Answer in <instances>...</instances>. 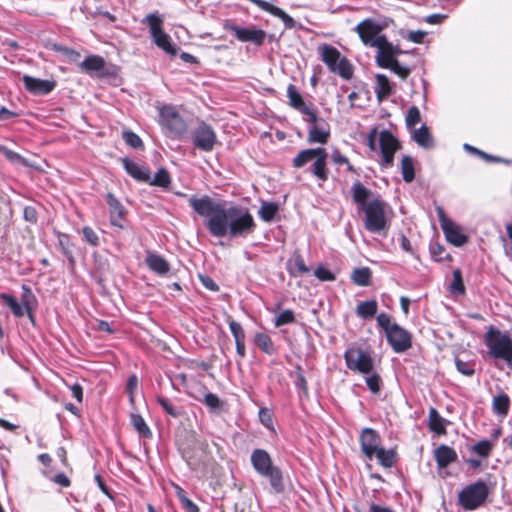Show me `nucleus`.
I'll return each mask as SVG.
<instances>
[{
    "mask_svg": "<svg viewBox=\"0 0 512 512\" xmlns=\"http://www.w3.org/2000/svg\"><path fill=\"white\" fill-rule=\"evenodd\" d=\"M189 205L197 214L206 218L205 226L214 237L246 238L255 230L254 218L243 206L226 207L209 196L191 197Z\"/></svg>",
    "mask_w": 512,
    "mask_h": 512,
    "instance_id": "nucleus-1",
    "label": "nucleus"
},
{
    "mask_svg": "<svg viewBox=\"0 0 512 512\" xmlns=\"http://www.w3.org/2000/svg\"><path fill=\"white\" fill-rule=\"evenodd\" d=\"M351 194L359 212L364 213V227L370 233L386 236L390 227V206L360 181L353 183Z\"/></svg>",
    "mask_w": 512,
    "mask_h": 512,
    "instance_id": "nucleus-2",
    "label": "nucleus"
},
{
    "mask_svg": "<svg viewBox=\"0 0 512 512\" xmlns=\"http://www.w3.org/2000/svg\"><path fill=\"white\" fill-rule=\"evenodd\" d=\"M361 451L368 460L376 457L380 465L385 468H390L396 461L395 453L393 450H386L381 446V439L379 434L371 429L364 428L360 434Z\"/></svg>",
    "mask_w": 512,
    "mask_h": 512,
    "instance_id": "nucleus-3",
    "label": "nucleus"
},
{
    "mask_svg": "<svg viewBox=\"0 0 512 512\" xmlns=\"http://www.w3.org/2000/svg\"><path fill=\"white\" fill-rule=\"evenodd\" d=\"M251 463L258 474L269 479L275 493L279 494L284 491L282 473L278 467L273 465L267 451L255 449L251 454Z\"/></svg>",
    "mask_w": 512,
    "mask_h": 512,
    "instance_id": "nucleus-4",
    "label": "nucleus"
},
{
    "mask_svg": "<svg viewBox=\"0 0 512 512\" xmlns=\"http://www.w3.org/2000/svg\"><path fill=\"white\" fill-rule=\"evenodd\" d=\"M317 53L331 73L337 74L345 80L352 78L353 66L337 48L329 44H321L317 48Z\"/></svg>",
    "mask_w": 512,
    "mask_h": 512,
    "instance_id": "nucleus-5",
    "label": "nucleus"
},
{
    "mask_svg": "<svg viewBox=\"0 0 512 512\" xmlns=\"http://www.w3.org/2000/svg\"><path fill=\"white\" fill-rule=\"evenodd\" d=\"M327 157L328 153L322 147L305 149L300 151L293 159V167L301 168L308 162L313 161L310 172L319 180L326 181L329 176Z\"/></svg>",
    "mask_w": 512,
    "mask_h": 512,
    "instance_id": "nucleus-6",
    "label": "nucleus"
},
{
    "mask_svg": "<svg viewBox=\"0 0 512 512\" xmlns=\"http://www.w3.org/2000/svg\"><path fill=\"white\" fill-rule=\"evenodd\" d=\"M391 22L392 20L387 18L381 21L366 18L355 26L354 31L358 34L364 46L374 48L386 37L382 32Z\"/></svg>",
    "mask_w": 512,
    "mask_h": 512,
    "instance_id": "nucleus-7",
    "label": "nucleus"
},
{
    "mask_svg": "<svg viewBox=\"0 0 512 512\" xmlns=\"http://www.w3.org/2000/svg\"><path fill=\"white\" fill-rule=\"evenodd\" d=\"M143 22L148 24L155 45L167 54L176 55L177 48L172 43L171 37L163 30V19L159 14L157 12L150 13L144 18Z\"/></svg>",
    "mask_w": 512,
    "mask_h": 512,
    "instance_id": "nucleus-8",
    "label": "nucleus"
},
{
    "mask_svg": "<svg viewBox=\"0 0 512 512\" xmlns=\"http://www.w3.org/2000/svg\"><path fill=\"white\" fill-rule=\"evenodd\" d=\"M484 342L489 349V354L495 358L505 360L512 354V339L498 329L490 327L485 334Z\"/></svg>",
    "mask_w": 512,
    "mask_h": 512,
    "instance_id": "nucleus-9",
    "label": "nucleus"
},
{
    "mask_svg": "<svg viewBox=\"0 0 512 512\" xmlns=\"http://www.w3.org/2000/svg\"><path fill=\"white\" fill-rule=\"evenodd\" d=\"M489 490L487 484L479 480L462 489L459 493V503L465 510H475L486 500Z\"/></svg>",
    "mask_w": 512,
    "mask_h": 512,
    "instance_id": "nucleus-10",
    "label": "nucleus"
},
{
    "mask_svg": "<svg viewBox=\"0 0 512 512\" xmlns=\"http://www.w3.org/2000/svg\"><path fill=\"white\" fill-rule=\"evenodd\" d=\"M159 123L172 138L180 137L187 129L185 121L171 105L159 107Z\"/></svg>",
    "mask_w": 512,
    "mask_h": 512,
    "instance_id": "nucleus-11",
    "label": "nucleus"
},
{
    "mask_svg": "<svg viewBox=\"0 0 512 512\" xmlns=\"http://www.w3.org/2000/svg\"><path fill=\"white\" fill-rule=\"evenodd\" d=\"M346 366L349 370L367 374L374 368V360L371 354L359 347H350L344 353Z\"/></svg>",
    "mask_w": 512,
    "mask_h": 512,
    "instance_id": "nucleus-12",
    "label": "nucleus"
},
{
    "mask_svg": "<svg viewBox=\"0 0 512 512\" xmlns=\"http://www.w3.org/2000/svg\"><path fill=\"white\" fill-rule=\"evenodd\" d=\"M379 150L381 154V166L391 167L394 161V154L400 149V143L394 135L388 131L383 130L378 135Z\"/></svg>",
    "mask_w": 512,
    "mask_h": 512,
    "instance_id": "nucleus-13",
    "label": "nucleus"
},
{
    "mask_svg": "<svg viewBox=\"0 0 512 512\" xmlns=\"http://www.w3.org/2000/svg\"><path fill=\"white\" fill-rule=\"evenodd\" d=\"M193 144L196 148L210 152L217 141L213 128L206 123L199 124L191 133Z\"/></svg>",
    "mask_w": 512,
    "mask_h": 512,
    "instance_id": "nucleus-14",
    "label": "nucleus"
},
{
    "mask_svg": "<svg viewBox=\"0 0 512 512\" xmlns=\"http://www.w3.org/2000/svg\"><path fill=\"white\" fill-rule=\"evenodd\" d=\"M388 343L396 353H402L411 347L410 333L398 324H393L385 334Z\"/></svg>",
    "mask_w": 512,
    "mask_h": 512,
    "instance_id": "nucleus-15",
    "label": "nucleus"
},
{
    "mask_svg": "<svg viewBox=\"0 0 512 512\" xmlns=\"http://www.w3.org/2000/svg\"><path fill=\"white\" fill-rule=\"evenodd\" d=\"M374 48L376 49V63L381 68L388 66L401 52L398 46L388 41L387 37L383 38Z\"/></svg>",
    "mask_w": 512,
    "mask_h": 512,
    "instance_id": "nucleus-16",
    "label": "nucleus"
},
{
    "mask_svg": "<svg viewBox=\"0 0 512 512\" xmlns=\"http://www.w3.org/2000/svg\"><path fill=\"white\" fill-rule=\"evenodd\" d=\"M441 228L449 243L456 247H461L468 242V236L465 235L463 228L448 219L441 220Z\"/></svg>",
    "mask_w": 512,
    "mask_h": 512,
    "instance_id": "nucleus-17",
    "label": "nucleus"
},
{
    "mask_svg": "<svg viewBox=\"0 0 512 512\" xmlns=\"http://www.w3.org/2000/svg\"><path fill=\"white\" fill-rule=\"evenodd\" d=\"M229 30L234 33L236 38L241 42H251L255 45H261L266 38V32L262 29L243 28L236 24L229 26Z\"/></svg>",
    "mask_w": 512,
    "mask_h": 512,
    "instance_id": "nucleus-18",
    "label": "nucleus"
},
{
    "mask_svg": "<svg viewBox=\"0 0 512 512\" xmlns=\"http://www.w3.org/2000/svg\"><path fill=\"white\" fill-rule=\"evenodd\" d=\"M25 89L33 95H47L54 90V80L39 79L29 75L22 77Z\"/></svg>",
    "mask_w": 512,
    "mask_h": 512,
    "instance_id": "nucleus-19",
    "label": "nucleus"
},
{
    "mask_svg": "<svg viewBox=\"0 0 512 512\" xmlns=\"http://www.w3.org/2000/svg\"><path fill=\"white\" fill-rule=\"evenodd\" d=\"M22 289L24 291L23 303L26 304V308L20 305L14 296L6 293L0 295L2 301L11 309L12 313L16 317H22L24 315L25 310H29L27 304L34 301V296L30 288L27 287L26 285H23Z\"/></svg>",
    "mask_w": 512,
    "mask_h": 512,
    "instance_id": "nucleus-20",
    "label": "nucleus"
},
{
    "mask_svg": "<svg viewBox=\"0 0 512 512\" xmlns=\"http://www.w3.org/2000/svg\"><path fill=\"white\" fill-rule=\"evenodd\" d=\"M304 121L309 123L308 141L310 143L325 144L330 136L329 129L325 123H319L317 115L315 119L310 120L308 116L304 117Z\"/></svg>",
    "mask_w": 512,
    "mask_h": 512,
    "instance_id": "nucleus-21",
    "label": "nucleus"
},
{
    "mask_svg": "<svg viewBox=\"0 0 512 512\" xmlns=\"http://www.w3.org/2000/svg\"><path fill=\"white\" fill-rule=\"evenodd\" d=\"M287 96L290 105L300 111L304 117L308 116L310 120L315 119V112L305 105L302 96L294 85L290 84L287 87Z\"/></svg>",
    "mask_w": 512,
    "mask_h": 512,
    "instance_id": "nucleus-22",
    "label": "nucleus"
},
{
    "mask_svg": "<svg viewBox=\"0 0 512 512\" xmlns=\"http://www.w3.org/2000/svg\"><path fill=\"white\" fill-rule=\"evenodd\" d=\"M122 164L126 172L134 179L142 182H148L150 179V170L145 165L139 164L128 158L122 159Z\"/></svg>",
    "mask_w": 512,
    "mask_h": 512,
    "instance_id": "nucleus-23",
    "label": "nucleus"
},
{
    "mask_svg": "<svg viewBox=\"0 0 512 512\" xmlns=\"http://www.w3.org/2000/svg\"><path fill=\"white\" fill-rule=\"evenodd\" d=\"M106 201L109 206L111 224L122 227L121 221L124 216V207L112 193L106 195Z\"/></svg>",
    "mask_w": 512,
    "mask_h": 512,
    "instance_id": "nucleus-24",
    "label": "nucleus"
},
{
    "mask_svg": "<svg viewBox=\"0 0 512 512\" xmlns=\"http://www.w3.org/2000/svg\"><path fill=\"white\" fill-rule=\"evenodd\" d=\"M435 459L440 468H445L457 459V453L447 445H440L435 450Z\"/></svg>",
    "mask_w": 512,
    "mask_h": 512,
    "instance_id": "nucleus-25",
    "label": "nucleus"
},
{
    "mask_svg": "<svg viewBox=\"0 0 512 512\" xmlns=\"http://www.w3.org/2000/svg\"><path fill=\"white\" fill-rule=\"evenodd\" d=\"M447 424H449V421L441 417L435 408L431 407L429 409L428 427L432 432L438 435H445Z\"/></svg>",
    "mask_w": 512,
    "mask_h": 512,
    "instance_id": "nucleus-26",
    "label": "nucleus"
},
{
    "mask_svg": "<svg viewBox=\"0 0 512 512\" xmlns=\"http://www.w3.org/2000/svg\"><path fill=\"white\" fill-rule=\"evenodd\" d=\"M145 262L149 269L159 275H165L170 270L169 263L162 256L156 253H149L146 256Z\"/></svg>",
    "mask_w": 512,
    "mask_h": 512,
    "instance_id": "nucleus-27",
    "label": "nucleus"
},
{
    "mask_svg": "<svg viewBox=\"0 0 512 512\" xmlns=\"http://www.w3.org/2000/svg\"><path fill=\"white\" fill-rule=\"evenodd\" d=\"M413 140L424 149H432L434 147V140L429 132L427 126L423 125L418 129H412Z\"/></svg>",
    "mask_w": 512,
    "mask_h": 512,
    "instance_id": "nucleus-28",
    "label": "nucleus"
},
{
    "mask_svg": "<svg viewBox=\"0 0 512 512\" xmlns=\"http://www.w3.org/2000/svg\"><path fill=\"white\" fill-rule=\"evenodd\" d=\"M80 67L83 71L87 73L101 72L102 70H104L105 61L100 56L90 55L82 61Z\"/></svg>",
    "mask_w": 512,
    "mask_h": 512,
    "instance_id": "nucleus-29",
    "label": "nucleus"
},
{
    "mask_svg": "<svg viewBox=\"0 0 512 512\" xmlns=\"http://www.w3.org/2000/svg\"><path fill=\"white\" fill-rule=\"evenodd\" d=\"M392 92V87L387 76L378 74L376 76L375 93L379 101L387 98Z\"/></svg>",
    "mask_w": 512,
    "mask_h": 512,
    "instance_id": "nucleus-30",
    "label": "nucleus"
},
{
    "mask_svg": "<svg viewBox=\"0 0 512 512\" xmlns=\"http://www.w3.org/2000/svg\"><path fill=\"white\" fill-rule=\"evenodd\" d=\"M378 309V303L375 300L363 301L357 304L356 314L360 318H372Z\"/></svg>",
    "mask_w": 512,
    "mask_h": 512,
    "instance_id": "nucleus-31",
    "label": "nucleus"
},
{
    "mask_svg": "<svg viewBox=\"0 0 512 512\" xmlns=\"http://www.w3.org/2000/svg\"><path fill=\"white\" fill-rule=\"evenodd\" d=\"M510 407V399L507 394L501 393L493 398L492 409L497 415L506 416Z\"/></svg>",
    "mask_w": 512,
    "mask_h": 512,
    "instance_id": "nucleus-32",
    "label": "nucleus"
},
{
    "mask_svg": "<svg viewBox=\"0 0 512 512\" xmlns=\"http://www.w3.org/2000/svg\"><path fill=\"white\" fill-rule=\"evenodd\" d=\"M494 448V442L492 440L483 439L472 445L469 450L475 453L481 458H488Z\"/></svg>",
    "mask_w": 512,
    "mask_h": 512,
    "instance_id": "nucleus-33",
    "label": "nucleus"
},
{
    "mask_svg": "<svg viewBox=\"0 0 512 512\" xmlns=\"http://www.w3.org/2000/svg\"><path fill=\"white\" fill-rule=\"evenodd\" d=\"M147 183L153 186H158L167 189L171 184V178L166 169L160 168L154 175V177L152 179L150 178Z\"/></svg>",
    "mask_w": 512,
    "mask_h": 512,
    "instance_id": "nucleus-34",
    "label": "nucleus"
},
{
    "mask_svg": "<svg viewBox=\"0 0 512 512\" xmlns=\"http://www.w3.org/2000/svg\"><path fill=\"white\" fill-rule=\"evenodd\" d=\"M254 342L266 354L271 355L275 351L271 337L265 333H257Z\"/></svg>",
    "mask_w": 512,
    "mask_h": 512,
    "instance_id": "nucleus-35",
    "label": "nucleus"
},
{
    "mask_svg": "<svg viewBox=\"0 0 512 512\" xmlns=\"http://www.w3.org/2000/svg\"><path fill=\"white\" fill-rule=\"evenodd\" d=\"M351 279L359 286H368L371 279V271L368 267L357 268L353 271Z\"/></svg>",
    "mask_w": 512,
    "mask_h": 512,
    "instance_id": "nucleus-36",
    "label": "nucleus"
},
{
    "mask_svg": "<svg viewBox=\"0 0 512 512\" xmlns=\"http://www.w3.org/2000/svg\"><path fill=\"white\" fill-rule=\"evenodd\" d=\"M278 212V205L273 202H263L259 209V216L265 222H270Z\"/></svg>",
    "mask_w": 512,
    "mask_h": 512,
    "instance_id": "nucleus-37",
    "label": "nucleus"
},
{
    "mask_svg": "<svg viewBox=\"0 0 512 512\" xmlns=\"http://www.w3.org/2000/svg\"><path fill=\"white\" fill-rule=\"evenodd\" d=\"M401 172L403 179L409 183L415 177L414 163L410 156H404L401 160Z\"/></svg>",
    "mask_w": 512,
    "mask_h": 512,
    "instance_id": "nucleus-38",
    "label": "nucleus"
},
{
    "mask_svg": "<svg viewBox=\"0 0 512 512\" xmlns=\"http://www.w3.org/2000/svg\"><path fill=\"white\" fill-rule=\"evenodd\" d=\"M365 375V382L369 390L376 394L381 389L382 380L377 372H375V369L373 368L372 372H369Z\"/></svg>",
    "mask_w": 512,
    "mask_h": 512,
    "instance_id": "nucleus-39",
    "label": "nucleus"
},
{
    "mask_svg": "<svg viewBox=\"0 0 512 512\" xmlns=\"http://www.w3.org/2000/svg\"><path fill=\"white\" fill-rule=\"evenodd\" d=\"M131 423L140 435H142L144 437L152 436V433H151L149 427L147 426L146 422L142 418V416H140L138 414H132L131 415Z\"/></svg>",
    "mask_w": 512,
    "mask_h": 512,
    "instance_id": "nucleus-40",
    "label": "nucleus"
},
{
    "mask_svg": "<svg viewBox=\"0 0 512 512\" xmlns=\"http://www.w3.org/2000/svg\"><path fill=\"white\" fill-rule=\"evenodd\" d=\"M450 290L458 294H464L465 292L462 273L460 269H456L453 271V280L450 284Z\"/></svg>",
    "mask_w": 512,
    "mask_h": 512,
    "instance_id": "nucleus-41",
    "label": "nucleus"
},
{
    "mask_svg": "<svg viewBox=\"0 0 512 512\" xmlns=\"http://www.w3.org/2000/svg\"><path fill=\"white\" fill-rule=\"evenodd\" d=\"M421 120L420 110L416 106H412L409 108L407 114H406V125L407 127L412 130L415 128V125L419 123Z\"/></svg>",
    "mask_w": 512,
    "mask_h": 512,
    "instance_id": "nucleus-42",
    "label": "nucleus"
},
{
    "mask_svg": "<svg viewBox=\"0 0 512 512\" xmlns=\"http://www.w3.org/2000/svg\"><path fill=\"white\" fill-rule=\"evenodd\" d=\"M295 321L294 312L290 309L281 311L275 319V326L280 327Z\"/></svg>",
    "mask_w": 512,
    "mask_h": 512,
    "instance_id": "nucleus-43",
    "label": "nucleus"
},
{
    "mask_svg": "<svg viewBox=\"0 0 512 512\" xmlns=\"http://www.w3.org/2000/svg\"><path fill=\"white\" fill-rule=\"evenodd\" d=\"M384 68L390 69L402 79L407 78L410 74V69L407 66L401 65L397 59L390 62L389 65Z\"/></svg>",
    "mask_w": 512,
    "mask_h": 512,
    "instance_id": "nucleus-44",
    "label": "nucleus"
},
{
    "mask_svg": "<svg viewBox=\"0 0 512 512\" xmlns=\"http://www.w3.org/2000/svg\"><path fill=\"white\" fill-rule=\"evenodd\" d=\"M229 328H230V331L235 339V342L245 341V332L240 323H238L234 320H230Z\"/></svg>",
    "mask_w": 512,
    "mask_h": 512,
    "instance_id": "nucleus-45",
    "label": "nucleus"
},
{
    "mask_svg": "<svg viewBox=\"0 0 512 512\" xmlns=\"http://www.w3.org/2000/svg\"><path fill=\"white\" fill-rule=\"evenodd\" d=\"M455 365L457 370L466 376H471L474 374V364L471 362H465L460 359H456Z\"/></svg>",
    "mask_w": 512,
    "mask_h": 512,
    "instance_id": "nucleus-46",
    "label": "nucleus"
},
{
    "mask_svg": "<svg viewBox=\"0 0 512 512\" xmlns=\"http://www.w3.org/2000/svg\"><path fill=\"white\" fill-rule=\"evenodd\" d=\"M123 138L125 142L133 148H139L143 145L141 138L132 131L124 132Z\"/></svg>",
    "mask_w": 512,
    "mask_h": 512,
    "instance_id": "nucleus-47",
    "label": "nucleus"
},
{
    "mask_svg": "<svg viewBox=\"0 0 512 512\" xmlns=\"http://www.w3.org/2000/svg\"><path fill=\"white\" fill-rule=\"evenodd\" d=\"M376 320H377L378 326L384 330L385 334L387 333V331L390 328H392V326L394 324L393 322H391L390 316L384 312L378 314Z\"/></svg>",
    "mask_w": 512,
    "mask_h": 512,
    "instance_id": "nucleus-48",
    "label": "nucleus"
},
{
    "mask_svg": "<svg viewBox=\"0 0 512 512\" xmlns=\"http://www.w3.org/2000/svg\"><path fill=\"white\" fill-rule=\"evenodd\" d=\"M331 159L332 161L337 164V165H342V164H345L347 166V170L348 171H351L353 172L354 171V168L353 166L349 163V160L347 157H345L344 155H342L338 150H335L332 155H331Z\"/></svg>",
    "mask_w": 512,
    "mask_h": 512,
    "instance_id": "nucleus-49",
    "label": "nucleus"
},
{
    "mask_svg": "<svg viewBox=\"0 0 512 512\" xmlns=\"http://www.w3.org/2000/svg\"><path fill=\"white\" fill-rule=\"evenodd\" d=\"M314 275L321 281H333L335 279L334 274L323 266L317 267Z\"/></svg>",
    "mask_w": 512,
    "mask_h": 512,
    "instance_id": "nucleus-50",
    "label": "nucleus"
},
{
    "mask_svg": "<svg viewBox=\"0 0 512 512\" xmlns=\"http://www.w3.org/2000/svg\"><path fill=\"white\" fill-rule=\"evenodd\" d=\"M157 401L167 414L174 416V417L178 416V411L176 410V408L172 405V403L168 399L163 398V397H158Z\"/></svg>",
    "mask_w": 512,
    "mask_h": 512,
    "instance_id": "nucleus-51",
    "label": "nucleus"
},
{
    "mask_svg": "<svg viewBox=\"0 0 512 512\" xmlns=\"http://www.w3.org/2000/svg\"><path fill=\"white\" fill-rule=\"evenodd\" d=\"M83 235H84L86 241L88 243H90L91 245L96 246L99 244V238H98L96 232L92 228H90L88 226L84 227Z\"/></svg>",
    "mask_w": 512,
    "mask_h": 512,
    "instance_id": "nucleus-52",
    "label": "nucleus"
},
{
    "mask_svg": "<svg viewBox=\"0 0 512 512\" xmlns=\"http://www.w3.org/2000/svg\"><path fill=\"white\" fill-rule=\"evenodd\" d=\"M293 266H294V269L299 273V274H304V273H307L309 271V268L306 266L305 262H304V259L302 258L301 255H295L293 257Z\"/></svg>",
    "mask_w": 512,
    "mask_h": 512,
    "instance_id": "nucleus-53",
    "label": "nucleus"
},
{
    "mask_svg": "<svg viewBox=\"0 0 512 512\" xmlns=\"http://www.w3.org/2000/svg\"><path fill=\"white\" fill-rule=\"evenodd\" d=\"M204 403L211 409H217L220 406V399L216 394L207 393L204 397Z\"/></svg>",
    "mask_w": 512,
    "mask_h": 512,
    "instance_id": "nucleus-54",
    "label": "nucleus"
},
{
    "mask_svg": "<svg viewBox=\"0 0 512 512\" xmlns=\"http://www.w3.org/2000/svg\"><path fill=\"white\" fill-rule=\"evenodd\" d=\"M426 36V32L417 30V31H410L407 39L414 42V43H422L424 37Z\"/></svg>",
    "mask_w": 512,
    "mask_h": 512,
    "instance_id": "nucleus-55",
    "label": "nucleus"
},
{
    "mask_svg": "<svg viewBox=\"0 0 512 512\" xmlns=\"http://www.w3.org/2000/svg\"><path fill=\"white\" fill-rule=\"evenodd\" d=\"M259 417H260L261 423L264 426L270 427V425L272 423V419H271V416H270V413H269L268 409L261 408L260 411H259Z\"/></svg>",
    "mask_w": 512,
    "mask_h": 512,
    "instance_id": "nucleus-56",
    "label": "nucleus"
},
{
    "mask_svg": "<svg viewBox=\"0 0 512 512\" xmlns=\"http://www.w3.org/2000/svg\"><path fill=\"white\" fill-rule=\"evenodd\" d=\"M180 503L186 512H199L198 506L194 502H192L188 497L182 499Z\"/></svg>",
    "mask_w": 512,
    "mask_h": 512,
    "instance_id": "nucleus-57",
    "label": "nucleus"
},
{
    "mask_svg": "<svg viewBox=\"0 0 512 512\" xmlns=\"http://www.w3.org/2000/svg\"><path fill=\"white\" fill-rule=\"evenodd\" d=\"M295 384H296V387L300 388L305 393L307 392V381H306L302 371L300 370V368H298V371H297V379H296Z\"/></svg>",
    "mask_w": 512,
    "mask_h": 512,
    "instance_id": "nucleus-58",
    "label": "nucleus"
},
{
    "mask_svg": "<svg viewBox=\"0 0 512 512\" xmlns=\"http://www.w3.org/2000/svg\"><path fill=\"white\" fill-rule=\"evenodd\" d=\"M138 379L135 375L129 377L127 382V391L130 394L131 401L133 400V391L137 388Z\"/></svg>",
    "mask_w": 512,
    "mask_h": 512,
    "instance_id": "nucleus-59",
    "label": "nucleus"
},
{
    "mask_svg": "<svg viewBox=\"0 0 512 512\" xmlns=\"http://www.w3.org/2000/svg\"><path fill=\"white\" fill-rule=\"evenodd\" d=\"M53 481L56 484L60 485L61 487H68L70 485V480L64 473H59V474L55 475V477L53 478Z\"/></svg>",
    "mask_w": 512,
    "mask_h": 512,
    "instance_id": "nucleus-60",
    "label": "nucleus"
},
{
    "mask_svg": "<svg viewBox=\"0 0 512 512\" xmlns=\"http://www.w3.org/2000/svg\"><path fill=\"white\" fill-rule=\"evenodd\" d=\"M376 138H377V130L373 129L368 136L367 145L370 148V150L374 151V152L377 151Z\"/></svg>",
    "mask_w": 512,
    "mask_h": 512,
    "instance_id": "nucleus-61",
    "label": "nucleus"
},
{
    "mask_svg": "<svg viewBox=\"0 0 512 512\" xmlns=\"http://www.w3.org/2000/svg\"><path fill=\"white\" fill-rule=\"evenodd\" d=\"M24 218L25 220L34 223L37 221V214L34 208L32 207H25L24 209Z\"/></svg>",
    "mask_w": 512,
    "mask_h": 512,
    "instance_id": "nucleus-62",
    "label": "nucleus"
},
{
    "mask_svg": "<svg viewBox=\"0 0 512 512\" xmlns=\"http://www.w3.org/2000/svg\"><path fill=\"white\" fill-rule=\"evenodd\" d=\"M71 390V393H72V396L78 401V402H81L82 401V398H83V390H82V387L81 385L79 384H74L71 386L70 388Z\"/></svg>",
    "mask_w": 512,
    "mask_h": 512,
    "instance_id": "nucleus-63",
    "label": "nucleus"
},
{
    "mask_svg": "<svg viewBox=\"0 0 512 512\" xmlns=\"http://www.w3.org/2000/svg\"><path fill=\"white\" fill-rule=\"evenodd\" d=\"M370 512H394L391 508L387 506H381L375 503L370 504Z\"/></svg>",
    "mask_w": 512,
    "mask_h": 512,
    "instance_id": "nucleus-64",
    "label": "nucleus"
}]
</instances>
